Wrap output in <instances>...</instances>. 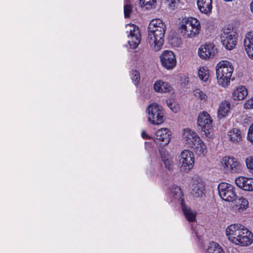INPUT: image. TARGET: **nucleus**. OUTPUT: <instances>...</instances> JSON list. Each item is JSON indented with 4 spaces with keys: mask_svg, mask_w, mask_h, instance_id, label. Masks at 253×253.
I'll list each match as a JSON object with an SVG mask.
<instances>
[{
    "mask_svg": "<svg viewBox=\"0 0 253 253\" xmlns=\"http://www.w3.org/2000/svg\"><path fill=\"white\" fill-rule=\"evenodd\" d=\"M225 235L228 240L235 245L246 247L253 243V233L241 224L234 223L228 226Z\"/></svg>",
    "mask_w": 253,
    "mask_h": 253,
    "instance_id": "1",
    "label": "nucleus"
},
{
    "mask_svg": "<svg viewBox=\"0 0 253 253\" xmlns=\"http://www.w3.org/2000/svg\"><path fill=\"white\" fill-rule=\"evenodd\" d=\"M166 31V24L161 19H154L150 21L148 30V42L153 51L158 52L162 48Z\"/></svg>",
    "mask_w": 253,
    "mask_h": 253,
    "instance_id": "2",
    "label": "nucleus"
},
{
    "mask_svg": "<svg viewBox=\"0 0 253 253\" xmlns=\"http://www.w3.org/2000/svg\"><path fill=\"white\" fill-rule=\"evenodd\" d=\"M201 29L198 19L193 17H185L178 24V31L184 39H191L198 37Z\"/></svg>",
    "mask_w": 253,
    "mask_h": 253,
    "instance_id": "3",
    "label": "nucleus"
},
{
    "mask_svg": "<svg viewBox=\"0 0 253 253\" xmlns=\"http://www.w3.org/2000/svg\"><path fill=\"white\" fill-rule=\"evenodd\" d=\"M234 70L232 63L226 60L219 62L215 67L217 84L222 87H227L230 84Z\"/></svg>",
    "mask_w": 253,
    "mask_h": 253,
    "instance_id": "4",
    "label": "nucleus"
},
{
    "mask_svg": "<svg viewBox=\"0 0 253 253\" xmlns=\"http://www.w3.org/2000/svg\"><path fill=\"white\" fill-rule=\"evenodd\" d=\"M168 195L171 199V202L179 203L181 205L182 211L188 221L193 222L195 220L196 212L185 205L183 194L179 187L176 185L172 186L169 189Z\"/></svg>",
    "mask_w": 253,
    "mask_h": 253,
    "instance_id": "5",
    "label": "nucleus"
},
{
    "mask_svg": "<svg viewBox=\"0 0 253 253\" xmlns=\"http://www.w3.org/2000/svg\"><path fill=\"white\" fill-rule=\"evenodd\" d=\"M148 121L152 125L159 126L165 121V112L162 106L156 103L150 104L146 109Z\"/></svg>",
    "mask_w": 253,
    "mask_h": 253,
    "instance_id": "6",
    "label": "nucleus"
},
{
    "mask_svg": "<svg viewBox=\"0 0 253 253\" xmlns=\"http://www.w3.org/2000/svg\"><path fill=\"white\" fill-rule=\"evenodd\" d=\"M212 123V120L208 112L202 111L199 114L197 119L199 129L209 138L213 136Z\"/></svg>",
    "mask_w": 253,
    "mask_h": 253,
    "instance_id": "7",
    "label": "nucleus"
},
{
    "mask_svg": "<svg viewBox=\"0 0 253 253\" xmlns=\"http://www.w3.org/2000/svg\"><path fill=\"white\" fill-rule=\"evenodd\" d=\"M220 165L222 170L226 173H239L242 169L241 163L237 159L233 157H224Z\"/></svg>",
    "mask_w": 253,
    "mask_h": 253,
    "instance_id": "8",
    "label": "nucleus"
},
{
    "mask_svg": "<svg viewBox=\"0 0 253 253\" xmlns=\"http://www.w3.org/2000/svg\"><path fill=\"white\" fill-rule=\"evenodd\" d=\"M221 40L226 49L232 50L235 47L237 43L236 33L231 26L225 27L223 29Z\"/></svg>",
    "mask_w": 253,
    "mask_h": 253,
    "instance_id": "9",
    "label": "nucleus"
},
{
    "mask_svg": "<svg viewBox=\"0 0 253 253\" xmlns=\"http://www.w3.org/2000/svg\"><path fill=\"white\" fill-rule=\"evenodd\" d=\"M179 167L181 170L187 172L194 165L195 158L193 153L188 149L183 150L178 156Z\"/></svg>",
    "mask_w": 253,
    "mask_h": 253,
    "instance_id": "10",
    "label": "nucleus"
},
{
    "mask_svg": "<svg viewBox=\"0 0 253 253\" xmlns=\"http://www.w3.org/2000/svg\"><path fill=\"white\" fill-rule=\"evenodd\" d=\"M126 32L127 33V43L130 48L134 49L140 44L141 36L138 27L132 24L126 25Z\"/></svg>",
    "mask_w": 253,
    "mask_h": 253,
    "instance_id": "11",
    "label": "nucleus"
},
{
    "mask_svg": "<svg viewBox=\"0 0 253 253\" xmlns=\"http://www.w3.org/2000/svg\"><path fill=\"white\" fill-rule=\"evenodd\" d=\"M218 191L220 198L225 201L233 202L237 198L235 187L229 183H220L218 186Z\"/></svg>",
    "mask_w": 253,
    "mask_h": 253,
    "instance_id": "12",
    "label": "nucleus"
},
{
    "mask_svg": "<svg viewBox=\"0 0 253 253\" xmlns=\"http://www.w3.org/2000/svg\"><path fill=\"white\" fill-rule=\"evenodd\" d=\"M159 58L162 67L168 70L173 69L176 65V56L171 50L163 51L160 55Z\"/></svg>",
    "mask_w": 253,
    "mask_h": 253,
    "instance_id": "13",
    "label": "nucleus"
},
{
    "mask_svg": "<svg viewBox=\"0 0 253 253\" xmlns=\"http://www.w3.org/2000/svg\"><path fill=\"white\" fill-rule=\"evenodd\" d=\"M190 188L191 193L195 198H201L205 195V183L203 179L198 176L192 178Z\"/></svg>",
    "mask_w": 253,
    "mask_h": 253,
    "instance_id": "14",
    "label": "nucleus"
},
{
    "mask_svg": "<svg viewBox=\"0 0 253 253\" xmlns=\"http://www.w3.org/2000/svg\"><path fill=\"white\" fill-rule=\"evenodd\" d=\"M171 132L167 127H162L158 129L155 132L154 141L160 145H168L171 140Z\"/></svg>",
    "mask_w": 253,
    "mask_h": 253,
    "instance_id": "15",
    "label": "nucleus"
},
{
    "mask_svg": "<svg viewBox=\"0 0 253 253\" xmlns=\"http://www.w3.org/2000/svg\"><path fill=\"white\" fill-rule=\"evenodd\" d=\"M181 136L183 142L189 148L194 146V144L200 138L195 131L189 128L183 129Z\"/></svg>",
    "mask_w": 253,
    "mask_h": 253,
    "instance_id": "16",
    "label": "nucleus"
},
{
    "mask_svg": "<svg viewBox=\"0 0 253 253\" xmlns=\"http://www.w3.org/2000/svg\"><path fill=\"white\" fill-rule=\"evenodd\" d=\"M216 53V49L214 44L206 43L202 44L198 49V54L202 59L207 60L214 57Z\"/></svg>",
    "mask_w": 253,
    "mask_h": 253,
    "instance_id": "17",
    "label": "nucleus"
},
{
    "mask_svg": "<svg viewBox=\"0 0 253 253\" xmlns=\"http://www.w3.org/2000/svg\"><path fill=\"white\" fill-rule=\"evenodd\" d=\"M153 89L155 92L160 93H174V89L171 85L169 83L162 80H157L155 82Z\"/></svg>",
    "mask_w": 253,
    "mask_h": 253,
    "instance_id": "18",
    "label": "nucleus"
},
{
    "mask_svg": "<svg viewBox=\"0 0 253 253\" xmlns=\"http://www.w3.org/2000/svg\"><path fill=\"white\" fill-rule=\"evenodd\" d=\"M236 185L245 191H253V178L239 176L235 180Z\"/></svg>",
    "mask_w": 253,
    "mask_h": 253,
    "instance_id": "19",
    "label": "nucleus"
},
{
    "mask_svg": "<svg viewBox=\"0 0 253 253\" xmlns=\"http://www.w3.org/2000/svg\"><path fill=\"white\" fill-rule=\"evenodd\" d=\"M197 4L201 13L210 15L212 8V0H197Z\"/></svg>",
    "mask_w": 253,
    "mask_h": 253,
    "instance_id": "20",
    "label": "nucleus"
},
{
    "mask_svg": "<svg viewBox=\"0 0 253 253\" xmlns=\"http://www.w3.org/2000/svg\"><path fill=\"white\" fill-rule=\"evenodd\" d=\"M245 51L250 58L253 60V31L249 32L244 39Z\"/></svg>",
    "mask_w": 253,
    "mask_h": 253,
    "instance_id": "21",
    "label": "nucleus"
},
{
    "mask_svg": "<svg viewBox=\"0 0 253 253\" xmlns=\"http://www.w3.org/2000/svg\"><path fill=\"white\" fill-rule=\"evenodd\" d=\"M248 91L246 87L244 85H239L236 86L232 93L233 99L235 101H240L244 100L248 95Z\"/></svg>",
    "mask_w": 253,
    "mask_h": 253,
    "instance_id": "22",
    "label": "nucleus"
},
{
    "mask_svg": "<svg viewBox=\"0 0 253 253\" xmlns=\"http://www.w3.org/2000/svg\"><path fill=\"white\" fill-rule=\"evenodd\" d=\"M234 201L235 202L234 208L238 212H242L249 207L248 200L243 197H240L238 198L237 197Z\"/></svg>",
    "mask_w": 253,
    "mask_h": 253,
    "instance_id": "23",
    "label": "nucleus"
},
{
    "mask_svg": "<svg viewBox=\"0 0 253 253\" xmlns=\"http://www.w3.org/2000/svg\"><path fill=\"white\" fill-rule=\"evenodd\" d=\"M227 138L232 143H239L242 139L241 131L238 128H233L227 132Z\"/></svg>",
    "mask_w": 253,
    "mask_h": 253,
    "instance_id": "24",
    "label": "nucleus"
},
{
    "mask_svg": "<svg viewBox=\"0 0 253 253\" xmlns=\"http://www.w3.org/2000/svg\"><path fill=\"white\" fill-rule=\"evenodd\" d=\"M161 156L162 160L164 164L166 169L168 170H171L173 167V162L172 158L166 152L165 149L162 148L159 150Z\"/></svg>",
    "mask_w": 253,
    "mask_h": 253,
    "instance_id": "25",
    "label": "nucleus"
},
{
    "mask_svg": "<svg viewBox=\"0 0 253 253\" xmlns=\"http://www.w3.org/2000/svg\"><path fill=\"white\" fill-rule=\"evenodd\" d=\"M191 148L194 150L196 154L198 156H205L208 152L205 143L200 138Z\"/></svg>",
    "mask_w": 253,
    "mask_h": 253,
    "instance_id": "26",
    "label": "nucleus"
},
{
    "mask_svg": "<svg viewBox=\"0 0 253 253\" xmlns=\"http://www.w3.org/2000/svg\"><path fill=\"white\" fill-rule=\"evenodd\" d=\"M230 110V103L229 101H222L218 108L217 116L219 119L225 118L229 113Z\"/></svg>",
    "mask_w": 253,
    "mask_h": 253,
    "instance_id": "27",
    "label": "nucleus"
},
{
    "mask_svg": "<svg viewBox=\"0 0 253 253\" xmlns=\"http://www.w3.org/2000/svg\"><path fill=\"white\" fill-rule=\"evenodd\" d=\"M203 253H225L221 246L215 242L210 243L203 250Z\"/></svg>",
    "mask_w": 253,
    "mask_h": 253,
    "instance_id": "28",
    "label": "nucleus"
},
{
    "mask_svg": "<svg viewBox=\"0 0 253 253\" xmlns=\"http://www.w3.org/2000/svg\"><path fill=\"white\" fill-rule=\"evenodd\" d=\"M192 93L193 96L201 103L206 102L208 99L207 94L199 88H194Z\"/></svg>",
    "mask_w": 253,
    "mask_h": 253,
    "instance_id": "29",
    "label": "nucleus"
},
{
    "mask_svg": "<svg viewBox=\"0 0 253 253\" xmlns=\"http://www.w3.org/2000/svg\"><path fill=\"white\" fill-rule=\"evenodd\" d=\"M198 76L201 81L207 82L210 76V70L206 66H201L198 70Z\"/></svg>",
    "mask_w": 253,
    "mask_h": 253,
    "instance_id": "30",
    "label": "nucleus"
},
{
    "mask_svg": "<svg viewBox=\"0 0 253 253\" xmlns=\"http://www.w3.org/2000/svg\"><path fill=\"white\" fill-rule=\"evenodd\" d=\"M141 6L145 7L146 9L152 8L156 3V0H139Z\"/></svg>",
    "mask_w": 253,
    "mask_h": 253,
    "instance_id": "31",
    "label": "nucleus"
},
{
    "mask_svg": "<svg viewBox=\"0 0 253 253\" xmlns=\"http://www.w3.org/2000/svg\"><path fill=\"white\" fill-rule=\"evenodd\" d=\"M131 79L135 85L139 83L140 77L139 72L136 70H133L130 72Z\"/></svg>",
    "mask_w": 253,
    "mask_h": 253,
    "instance_id": "32",
    "label": "nucleus"
},
{
    "mask_svg": "<svg viewBox=\"0 0 253 253\" xmlns=\"http://www.w3.org/2000/svg\"><path fill=\"white\" fill-rule=\"evenodd\" d=\"M167 105L171 111L174 113H177L180 110L179 104L175 102H171L170 100L167 101Z\"/></svg>",
    "mask_w": 253,
    "mask_h": 253,
    "instance_id": "33",
    "label": "nucleus"
},
{
    "mask_svg": "<svg viewBox=\"0 0 253 253\" xmlns=\"http://www.w3.org/2000/svg\"><path fill=\"white\" fill-rule=\"evenodd\" d=\"M246 164L250 171L253 173V156H250L246 158Z\"/></svg>",
    "mask_w": 253,
    "mask_h": 253,
    "instance_id": "34",
    "label": "nucleus"
},
{
    "mask_svg": "<svg viewBox=\"0 0 253 253\" xmlns=\"http://www.w3.org/2000/svg\"><path fill=\"white\" fill-rule=\"evenodd\" d=\"M124 15L125 18H128L129 17L130 14L132 11V7L129 4H126L124 7Z\"/></svg>",
    "mask_w": 253,
    "mask_h": 253,
    "instance_id": "35",
    "label": "nucleus"
},
{
    "mask_svg": "<svg viewBox=\"0 0 253 253\" xmlns=\"http://www.w3.org/2000/svg\"><path fill=\"white\" fill-rule=\"evenodd\" d=\"M168 6L171 8L174 9L178 3H179L180 0H165Z\"/></svg>",
    "mask_w": 253,
    "mask_h": 253,
    "instance_id": "36",
    "label": "nucleus"
},
{
    "mask_svg": "<svg viewBox=\"0 0 253 253\" xmlns=\"http://www.w3.org/2000/svg\"><path fill=\"white\" fill-rule=\"evenodd\" d=\"M248 140L253 144V123L250 126L247 135Z\"/></svg>",
    "mask_w": 253,
    "mask_h": 253,
    "instance_id": "37",
    "label": "nucleus"
},
{
    "mask_svg": "<svg viewBox=\"0 0 253 253\" xmlns=\"http://www.w3.org/2000/svg\"><path fill=\"white\" fill-rule=\"evenodd\" d=\"M244 108L246 109H253V96L245 102Z\"/></svg>",
    "mask_w": 253,
    "mask_h": 253,
    "instance_id": "38",
    "label": "nucleus"
},
{
    "mask_svg": "<svg viewBox=\"0 0 253 253\" xmlns=\"http://www.w3.org/2000/svg\"><path fill=\"white\" fill-rule=\"evenodd\" d=\"M141 134L143 139L149 140L152 138V137L149 135L145 130H142Z\"/></svg>",
    "mask_w": 253,
    "mask_h": 253,
    "instance_id": "39",
    "label": "nucleus"
},
{
    "mask_svg": "<svg viewBox=\"0 0 253 253\" xmlns=\"http://www.w3.org/2000/svg\"><path fill=\"white\" fill-rule=\"evenodd\" d=\"M250 8H251V10L252 12L253 13V0H252V2L251 3Z\"/></svg>",
    "mask_w": 253,
    "mask_h": 253,
    "instance_id": "40",
    "label": "nucleus"
}]
</instances>
